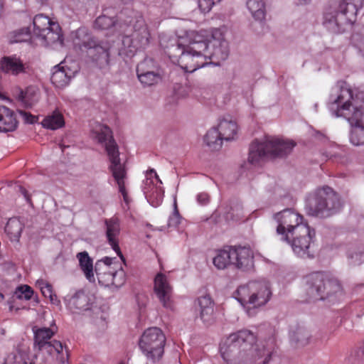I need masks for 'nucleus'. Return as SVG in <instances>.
I'll return each instance as SVG.
<instances>
[{
	"label": "nucleus",
	"mask_w": 364,
	"mask_h": 364,
	"mask_svg": "<svg viewBox=\"0 0 364 364\" xmlns=\"http://www.w3.org/2000/svg\"><path fill=\"white\" fill-rule=\"evenodd\" d=\"M150 172H151V173H154L155 174V176H156V178H159V177H158V176H157V174H156V173L155 172V171H154V169H151V170H150Z\"/></svg>",
	"instance_id": "obj_53"
},
{
	"label": "nucleus",
	"mask_w": 364,
	"mask_h": 364,
	"mask_svg": "<svg viewBox=\"0 0 364 364\" xmlns=\"http://www.w3.org/2000/svg\"><path fill=\"white\" fill-rule=\"evenodd\" d=\"M182 218L179 214V211L177 207L176 200H174L173 203V211L171 215L169 216L167 226L168 228H177L180 224Z\"/></svg>",
	"instance_id": "obj_44"
},
{
	"label": "nucleus",
	"mask_w": 364,
	"mask_h": 364,
	"mask_svg": "<svg viewBox=\"0 0 364 364\" xmlns=\"http://www.w3.org/2000/svg\"><path fill=\"white\" fill-rule=\"evenodd\" d=\"M182 39L176 36H162L160 46L173 63H178L184 53L186 46L181 42Z\"/></svg>",
	"instance_id": "obj_15"
},
{
	"label": "nucleus",
	"mask_w": 364,
	"mask_h": 364,
	"mask_svg": "<svg viewBox=\"0 0 364 364\" xmlns=\"http://www.w3.org/2000/svg\"><path fill=\"white\" fill-rule=\"evenodd\" d=\"M1 70L9 75L17 76L26 73L28 66L16 55L4 56L0 60Z\"/></svg>",
	"instance_id": "obj_21"
},
{
	"label": "nucleus",
	"mask_w": 364,
	"mask_h": 364,
	"mask_svg": "<svg viewBox=\"0 0 364 364\" xmlns=\"http://www.w3.org/2000/svg\"><path fill=\"white\" fill-rule=\"evenodd\" d=\"M149 29L142 18L136 21L131 35H125L118 54L122 57H132L139 49L145 48L150 43Z\"/></svg>",
	"instance_id": "obj_9"
},
{
	"label": "nucleus",
	"mask_w": 364,
	"mask_h": 364,
	"mask_svg": "<svg viewBox=\"0 0 364 364\" xmlns=\"http://www.w3.org/2000/svg\"><path fill=\"white\" fill-rule=\"evenodd\" d=\"M341 206L337 193L329 186H323L308 196L305 209L309 215L328 218L336 213Z\"/></svg>",
	"instance_id": "obj_5"
},
{
	"label": "nucleus",
	"mask_w": 364,
	"mask_h": 364,
	"mask_svg": "<svg viewBox=\"0 0 364 364\" xmlns=\"http://www.w3.org/2000/svg\"><path fill=\"white\" fill-rule=\"evenodd\" d=\"M274 218L279 223L277 228V234L281 235L282 240L287 242H290V235L295 233L296 228L308 225L303 223V217L291 209H286L276 213Z\"/></svg>",
	"instance_id": "obj_13"
},
{
	"label": "nucleus",
	"mask_w": 364,
	"mask_h": 364,
	"mask_svg": "<svg viewBox=\"0 0 364 364\" xmlns=\"http://www.w3.org/2000/svg\"><path fill=\"white\" fill-rule=\"evenodd\" d=\"M148 364V363H147Z\"/></svg>",
	"instance_id": "obj_55"
},
{
	"label": "nucleus",
	"mask_w": 364,
	"mask_h": 364,
	"mask_svg": "<svg viewBox=\"0 0 364 364\" xmlns=\"http://www.w3.org/2000/svg\"><path fill=\"white\" fill-rule=\"evenodd\" d=\"M70 75L65 68L60 65H55L50 77L51 82L58 87H63L68 84Z\"/></svg>",
	"instance_id": "obj_32"
},
{
	"label": "nucleus",
	"mask_w": 364,
	"mask_h": 364,
	"mask_svg": "<svg viewBox=\"0 0 364 364\" xmlns=\"http://www.w3.org/2000/svg\"><path fill=\"white\" fill-rule=\"evenodd\" d=\"M53 23L54 22L46 16L43 14L36 15L33 20L35 34L38 36L39 33L45 32Z\"/></svg>",
	"instance_id": "obj_40"
},
{
	"label": "nucleus",
	"mask_w": 364,
	"mask_h": 364,
	"mask_svg": "<svg viewBox=\"0 0 364 364\" xmlns=\"http://www.w3.org/2000/svg\"><path fill=\"white\" fill-rule=\"evenodd\" d=\"M343 294L341 282L323 272H316L305 277L304 294L306 301L331 300Z\"/></svg>",
	"instance_id": "obj_3"
},
{
	"label": "nucleus",
	"mask_w": 364,
	"mask_h": 364,
	"mask_svg": "<svg viewBox=\"0 0 364 364\" xmlns=\"http://www.w3.org/2000/svg\"><path fill=\"white\" fill-rule=\"evenodd\" d=\"M41 124L46 129L55 130L63 127L65 124V121L60 112L54 111L43 119Z\"/></svg>",
	"instance_id": "obj_35"
},
{
	"label": "nucleus",
	"mask_w": 364,
	"mask_h": 364,
	"mask_svg": "<svg viewBox=\"0 0 364 364\" xmlns=\"http://www.w3.org/2000/svg\"><path fill=\"white\" fill-rule=\"evenodd\" d=\"M222 139L218 129L217 128L210 129L204 137V141L212 150H216L221 147Z\"/></svg>",
	"instance_id": "obj_38"
},
{
	"label": "nucleus",
	"mask_w": 364,
	"mask_h": 364,
	"mask_svg": "<svg viewBox=\"0 0 364 364\" xmlns=\"http://www.w3.org/2000/svg\"><path fill=\"white\" fill-rule=\"evenodd\" d=\"M311 335L303 327H297L290 334L291 342L296 347L304 346L309 343Z\"/></svg>",
	"instance_id": "obj_36"
},
{
	"label": "nucleus",
	"mask_w": 364,
	"mask_h": 364,
	"mask_svg": "<svg viewBox=\"0 0 364 364\" xmlns=\"http://www.w3.org/2000/svg\"><path fill=\"white\" fill-rule=\"evenodd\" d=\"M18 121L14 111L0 105V132H13L16 129Z\"/></svg>",
	"instance_id": "obj_25"
},
{
	"label": "nucleus",
	"mask_w": 364,
	"mask_h": 364,
	"mask_svg": "<svg viewBox=\"0 0 364 364\" xmlns=\"http://www.w3.org/2000/svg\"><path fill=\"white\" fill-rule=\"evenodd\" d=\"M166 341L165 334L159 328L151 327L141 336L139 346L147 360L156 364L162 359Z\"/></svg>",
	"instance_id": "obj_8"
},
{
	"label": "nucleus",
	"mask_w": 364,
	"mask_h": 364,
	"mask_svg": "<svg viewBox=\"0 0 364 364\" xmlns=\"http://www.w3.org/2000/svg\"><path fill=\"white\" fill-rule=\"evenodd\" d=\"M23 229V225L17 218H11L5 226V231L12 240H18Z\"/></svg>",
	"instance_id": "obj_39"
},
{
	"label": "nucleus",
	"mask_w": 364,
	"mask_h": 364,
	"mask_svg": "<svg viewBox=\"0 0 364 364\" xmlns=\"http://www.w3.org/2000/svg\"><path fill=\"white\" fill-rule=\"evenodd\" d=\"M232 247H226L217 251L216 255L213 259L214 266L218 269H224L232 264Z\"/></svg>",
	"instance_id": "obj_29"
},
{
	"label": "nucleus",
	"mask_w": 364,
	"mask_h": 364,
	"mask_svg": "<svg viewBox=\"0 0 364 364\" xmlns=\"http://www.w3.org/2000/svg\"><path fill=\"white\" fill-rule=\"evenodd\" d=\"M33 294V290L28 285H21L16 288L14 295L19 299L30 300Z\"/></svg>",
	"instance_id": "obj_42"
},
{
	"label": "nucleus",
	"mask_w": 364,
	"mask_h": 364,
	"mask_svg": "<svg viewBox=\"0 0 364 364\" xmlns=\"http://www.w3.org/2000/svg\"><path fill=\"white\" fill-rule=\"evenodd\" d=\"M34 333V347L38 348L42 346L46 342L50 341V338L54 336L55 332L50 328H33Z\"/></svg>",
	"instance_id": "obj_37"
},
{
	"label": "nucleus",
	"mask_w": 364,
	"mask_h": 364,
	"mask_svg": "<svg viewBox=\"0 0 364 364\" xmlns=\"http://www.w3.org/2000/svg\"><path fill=\"white\" fill-rule=\"evenodd\" d=\"M50 299V301L52 304H56V305H58L59 303H60V301H58L57 299V297L55 294L52 295L51 296L49 297Z\"/></svg>",
	"instance_id": "obj_52"
},
{
	"label": "nucleus",
	"mask_w": 364,
	"mask_h": 364,
	"mask_svg": "<svg viewBox=\"0 0 364 364\" xmlns=\"http://www.w3.org/2000/svg\"><path fill=\"white\" fill-rule=\"evenodd\" d=\"M63 344L61 342L53 340L49 342H46L38 347L37 349L39 351H46L49 355H53L54 353L57 354L60 353L63 351Z\"/></svg>",
	"instance_id": "obj_41"
},
{
	"label": "nucleus",
	"mask_w": 364,
	"mask_h": 364,
	"mask_svg": "<svg viewBox=\"0 0 364 364\" xmlns=\"http://www.w3.org/2000/svg\"><path fill=\"white\" fill-rule=\"evenodd\" d=\"M77 258L79 260L80 267L87 279L90 282H95V278L93 272L92 259L86 251L77 253Z\"/></svg>",
	"instance_id": "obj_30"
},
{
	"label": "nucleus",
	"mask_w": 364,
	"mask_h": 364,
	"mask_svg": "<svg viewBox=\"0 0 364 364\" xmlns=\"http://www.w3.org/2000/svg\"><path fill=\"white\" fill-rule=\"evenodd\" d=\"M19 114L23 119L24 123L33 124L37 122L38 117L23 110L18 111Z\"/></svg>",
	"instance_id": "obj_46"
},
{
	"label": "nucleus",
	"mask_w": 364,
	"mask_h": 364,
	"mask_svg": "<svg viewBox=\"0 0 364 364\" xmlns=\"http://www.w3.org/2000/svg\"><path fill=\"white\" fill-rule=\"evenodd\" d=\"M41 292L45 297H50L53 295L52 287L48 284H46L45 286L41 287Z\"/></svg>",
	"instance_id": "obj_49"
},
{
	"label": "nucleus",
	"mask_w": 364,
	"mask_h": 364,
	"mask_svg": "<svg viewBox=\"0 0 364 364\" xmlns=\"http://www.w3.org/2000/svg\"><path fill=\"white\" fill-rule=\"evenodd\" d=\"M232 265L237 269L247 270L253 267V252L252 250L246 247H232Z\"/></svg>",
	"instance_id": "obj_19"
},
{
	"label": "nucleus",
	"mask_w": 364,
	"mask_h": 364,
	"mask_svg": "<svg viewBox=\"0 0 364 364\" xmlns=\"http://www.w3.org/2000/svg\"><path fill=\"white\" fill-rule=\"evenodd\" d=\"M4 295L0 292V301L4 299Z\"/></svg>",
	"instance_id": "obj_54"
},
{
	"label": "nucleus",
	"mask_w": 364,
	"mask_h": 364,
	"mask_svg": "<svg viewBox=\"0 0 364 364\" xmlns=\"http://www.w3.org/2000/svg\"><path fill=\"white\" fill-rule=\"evenodd\" d=\"M39 37L44 41L46 45H51L58 42L63 43V37L61 28L58 23H53L45 32L39 33Z\"/></svg>",
	"instance_id": "obj_28"
},
{
	"label": "nucleus",
	"mask_w": 364,
	"mask_h": 364,
	"mask_svg": "<svg viewBox=\"0 0 364 364\" xmlns=\"http://www.w3.org/2000/svg\"><path fill=\"white\" fill-rule=\"evenodd\" d=\"M209 48L206 53V60L215 61L216 63L225 60L229 54L228 42L224 39L223 33L219 29H214L209 36Z\"/></svg>",
	"instance_id": "obj_14"
},
{
	"label": "nucleus",
	"mask_w": 364,
	"mask_h": 364,
	"mask_svg": "<svg viewBox=\"0 0 364 364\" xmlns=\"http://www.w3.org/2000/svg\"><path fill=\"white\" fill-rule=\"evenodd\" d=\"M69 306L73 311L88 310L90 308L89 297L84 291H77L70 299Z\"/></svg>",
	"instance_id": "obj_31"
},
{
	"label": "nucleus",
	"mask_w": 364,
	"mask_h": 364,
	"mask_svg": "<svg viewBox=\"0 0 364 364\" xmlns=\"http://www.w3.org/2000/svg\"><path fill=\"white\" fill-rule=\"evenodd\" d=\"M97 139L100 143L105 144V149L111 163L109 169L118 185L119 192L123 196L124 200L127 203L128 196L124 184L127 171L124 166L120 162L118 146L113 138L112 130L106 125L102 126L97 134Z\"/></svg>",
	"instance_id": "obj_6"
},
{
	"label": "nucleus",
	"mask_w": 364,
	"mask_h": 364,
	"mask_svg": "<svg viewBox=\"0 0 364 364\" xmlns=\"http://www.w3.org/2000/svg\"><path fill=\"white\" fill-rule=\"evenodd\" d=\"M222 136V139L225 141L234 139L237 132V124L230 116L223 117L217 128Z\"/></svg>",
	"instance_id": "obj_27"
},
{
	"label": "nucleus",
	"mask_w": 364,
	"mask_h": 364,
	"mask_svg": "<svg viewBox=\"0 0 364 364\" xmlns=\"http://www.w3.org/2000/svg\"><path fill=\"white\" fill-rule=\"evenodd\" d=\"M197 200L200 205H205L209 203L210 196L206 193H200L197 196Z\"/></svg>",
	"instance_id": "obj_47"
},
{
	"label": "nucleus",
	"mask_w": 364,
	"mask_h": 364,
	"mask_svg": "<svg viewBox=\"0 0 364 364\" xmlns=\"http://www.w3.org/2000/svg\"><path fill=\"white\" fill-rule=\"evenodd\" d=\"M151 62V60L145 59L136 68L137 77L139 81L147 86L153 85L160 80V75L158 73L146 70L147 65Z\"/></svg>",
	"instance_id": "obj_24"
},
{
	"label": "nucleus",
	"mask_w": 364,
	"mask_h": 364,
	"mask_svg": "<svg viewBox=\"0 0 364 364\" xmlns=\"http://www.w3.org/2000/svg\"><path fill=\"white\" fill-rule=\"evenodd\" d=\"M154 291L164 307H171L172 287L169 284L166 277L162 273H159L155 277Z\"/></svg>",
	"instance_id": "obj_18"
},
{
	"label": "nucleus",
	"mask_w": 364,
	"mask_h": 364,
	"mask_svg": "<svg viewBox=\"0 0 364 364\" xmlns=\"http://www.w3.org/2000/svg\"><path fill=\"white\" fill-rule=\"evenodd\" d=\"M82 47L87 50L88 54L92 56L94 60H103L106 63H109V48L107 43L99 42L93 38H89L82 43Z\"/></svg>",
	"instance_id": "obj_16"
},
{
	"label": "nucleus",
	"mask_w": 364,
	"mask_h": 364,
	"mask_svg": "<svg viewBox=\"0 0 364 364\" xmlns=\"http://www.w3.org/2000/svg\"><path fill=\"white\" fill-rule=\"evenodd\" d=\"M177 64L186 72L193 73L208 64V61L203 55H198L193 52H189L186 47L184 53Z\"/></svg>",
	"instance_id": "obj_20"
},
{
	"label": "nucleus",
	"mask_w": 364,
	"mask_h": 364,
	"mask_svg": "<svg viewBox=\"0 0 364 364\" xmlns=\"http://www.w3.org/2000/svg\"><path fill=\"white\" fill-rule=\"evenodd\" d=\"M14 96L26 108L32 107L39 100V90L35 86H28L25 90L17 89Z\"/></svg>",
	"instance_id": "obj_23"
},
{
	"label": "nucleus",
	"mask_w": 364,
	"mask_h": 364,
	"mask_svg": "<svg viewBox=\"0 0 364 364\" xmlns=\"http://www.w3.org/2000/svg\"><path fill=\"white\" fill-rule=\"evenodd\" d=\"M209 37L203 39V36L196 35L195 38L186 47L188 48L189 52H193L198 55H203L206 60V50L209 48Z\"/></svg>",
	"instance_id": "obj_33"
},
{
	"label": "nucleus",
	"mask_w": 364,
	"mask_h": 364,
	"mask_svg": "<svg viewBox=\"0 0 364 364\" xmlns=\"http://www.w3.org/2000/svg\"><path fill=\"white\" fill-rule=\"evenodd\" d=\"M19 189H20L21 193L23 195V196L26 198V200L28 201V203H31V199L30 198V196H29L28 191L26 190V188H24L22 186H20Z\"/></svg>",
	"instance_id": "obj_51"
},
{
	"label": "nucleus",
	"mask_w": 364,
	"mask_h": 364,
	"mask_svg": "<svg viewBox=\"0 0 364 364\" xmlns=\"http://www.w3.org/2000/svg\"><path fill=\"white\" fill-rule=\"evenodd\" d=\"M236 293V298L242 306L251 304L254 308L266 304L272 296L268 284L263 282H250L239 287Z\"/></svg>",
	"instance_id": "obj_11"
},
{
	"label": "nucleus",
	"mask_w": 364,
	"mask_h": 364,
	"mask_svg": "<svg viewBox=\"0 0 364 364\" xmlns=\"http://www.w3.org/2000/svg\"><path fill=\"white\" fill-rule=\"evenodd\" d=\"M247 6L255 20L262 21L265 18L266 5L264 0H247Z\"/></svg>",
	"instance_id": "obj_34"
},
{
	"label": "nucleus",
	"mask_w": 364,
	"mask_h": 364,
	"mask_svg": "<svg viewBox=\"0 0 364 364\" xmlns=\"http://www.w3.org/2000/svg\"><path fill=\"white\" fill-rule=\"evenodd\" d=\"M294 252L303 259H312L316 252V231L309 225L300 226L295 233L290 235V242Z\"/></svg>",
	"instance_id": "obj_12"
},
{
	"label": "nucleus",
	"mask_w": 364,
	"mask_h": 364,
	"mask_svg": "<svg viewBox=\"0 0 364 364\" xmlns=\"http://www.w3.org/2000/svg\"><path fill=\"white\" fill-rule=\"evenodd\" d=\"M253 334L247 330L230 334L220 345L222 357L227 362L240 364H279V358L262 343L251 344Z\"/></svg>",
	"instance_id": "obj_1"
},
{
	"label": "nucleus",
	"mask_w": 364,
	"mask_h": 364,
	"mask_svg": "<svg viewBox=\"0 0 364 364\" xmlns=\"http://www.w3.org/2000/svg\"><path fill=\"white\" fill-rule=\"evenodd\" d=\"M221 0H198V7L203 13L209 12L213 5L220 2Z\"/></svg>",
	"instance_id": "obj_45"
},
{
	"label": "nucleus",
	"mask_w": 364,
	"mask_h": 364,
	"mask_svg": "<svg viewBox=\"0 0 364 364\" xmlns=\"http://www.w3.org/2000/svg\"><path fill=\"white\" fill-rule=\"evenodd\" d=\"M364 355V348H360L357 350H354L351 354L350 358L352 359V361H355L357 359L362 358Z\"/></svg>",
	"instance_id": "obj_48"
},
{
	"label": "nucleus",
	"mask_w": 364,
	"mask_h": 364,
	"mask_svg": "<svg viewBox=\"0 0 364 364\" xmlns=\"http://www.w3.org/2000/svg\"><path fill=\"white\" fill-rule=\"evenodd\" d=\"M200 316L204 323H210L213 321L214 303L208 295L198 298Z\"/></svg>",
	"instance_id": "obj_26"
},
{
	"label": "nucleus",
	"mask_w": 364,
	"mask_h": 364,
	"mask_svg": "<svg viewBox=\"0 0 364 364\" xmlns=\"http://www.w3.org/2000/svg\"><path fill=\"white\" fill-rule=\"evenodd\" d=\"M328 107L336 117H343L352 127L350 142L355 146L363 144L364 136L363 107L353 97V91L345 82H338L331 90Z\"/></svg>",
	"instance_id": "obj_2"
},
{
	"label": "nucleus",
	"mask_w": 364,
	"mask_h": 364,
	"mask_svg": "<svg viewBox=\"0 0 364 364\" xmlns=\"http://www.w3.org/2000/svg\"><path fill=\"white\" fill-rule=\"evenodd\" d=\"M358 9L356 6L346 0L342 1L338 8L329 7L323 13V26L333 33H341L345 26L355 21Z\"/></svg>",
	"instance_id": "obj_7"
},
{
	"label": "nucleus",
	"mask_w": 364,
	"mask_h": 364,
	"mask_svg": "<svg viewBox=\"0 0 364 364\" xmlns=\"http://www.w3.org/2000/svg\"><path fill=\"white\" fill-rule=\"evenodd\" d=\"M156 192H157V197H156V201H154V200L151 201V205L155 207L159 205V204L161 203L162 198H163V194L161 193V191H158L156 189Z\"/></svg>",
	"instance_id": "obj_50"
},
{
	"label": "nucleus",
	"mask_w": 364,
	"mask_h": 364,
	"mask_svg": "<svg viewBox=\"0 0 364 364\" xmlns=\"http://www.w3.org/2000/svg\"><path fill=\"white\" fill-rule=\"evenodd\" d=\"M106 226V237L109 244L115 251L120 259L124 262L125 259L120 250L118 242V235L120 232L119 220L117 218L113 217L109 219L105 220Z\"/></svg>",
	"instance_id": "obj_17"
},
{
	"label": "nucleus",
	"mask_w": 364,
	"mask_h": 364,
	"mask_svg": "<svg viewBox=\"0 0 364 364\" xmlns=\"http://www.w3.org/2000/svg\"><path fill=\"white\" fill-rule=\"evenodd\" d=\"M296 143L293 141L267 136L262 140L255 139L250 146L248 161L257 164L267 159L287 156L293 150Z\"/></svg>",
	"instance_id": "obj_4"
},
{
	"label": "nucleus",
	"mask_w": 364,
	"mask_h": 364,
	"mask_svg": "<svg viewBox=\"0 0 364 364\" xmlns=\"http://www.w3.org/2000/svg\"><path fill=\"white\" fill-rule=\"evenodd\" d=\"M348 258L351 265H360L363 262V252L355 247L350 248L348 252Z\"/></svg>",
	"instance_id": "obj_43"
},
{
	"label": "nucleus",
	"mask_w": 364,
	"mask_h": 364,
	"mask_svg": "<svg viewBox=\"0 0 364 364\" xmlns=\"http://www.w3.org/2000/svg\"><path fill=\"white\" fill-rule=\"evenodd\" d=\"M116 11L114 8H105L102 14L95 21L94 27L100 31H114L119 26L116 18Z\"/></svg>",
	"instance_id": "obj_22"
},
{
	"label": "nucleus",
	"mask_w": 364,
	"mask_h": 364,
	"mask_svg": "<svg viewBox=\"0 0 364 364\" xmlns=\"http://www.w3.org/2000/svg\"><path fill=\"white\" fill-rule=\"evenodd\" d=\"M115 259L105 257L95 263V271L100 285L117 289L125 283V272L122 267L116 268L119 264L113 262Z\"/></svg>",
	"instance_id": "obj_10"
}]
</instances>
